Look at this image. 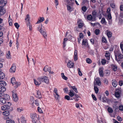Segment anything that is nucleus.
<instances>
[{
  "label": "nucleus",
  "mask_w": 123,
  "mask_h": 123,
  "mask_svg": "<svg viewBox=\"0 0 123 123\" xmlns=\"http://www.w3.org/2000/svg\"><path fill=\"white\" fill-rule=\"evenodd\" d=\"M68 40V39L67 38H65L63 39V48H64L66 46V43L67 41Z\"/></svg>",
  "instance_id": "obj_31"
},
{
  "label": "nucleus",
  "mask_w": 123,
  "mask_h": 123,
  "mask_svg": "<svg viewBox=\"0 0 123 123\" xmlns=\"http://www.w3.org/2000/svg\"><path fill=\"white\" fill-rule=\"evenodd\" d=\"M0 13H3L4 14L5 13V10L2 6H0Z\"/></svg>",
  "instance_id": "obj_26"
},
{
  "label": "nucleus",
  "mask_w": 123,
  "mask_h": 123,
  "mask_svg": "<svg viewBox=\"0 0 123 123\" xmlns=\"http://www.w3.org/2000/svg\"><path fill=\"white\" fill-rule=\"evenodd\" d=\"M112 18L111 13L108 14L107 16V19L108 20H110Z\"/></svg>",
  "instance_id": "obj_47"
},
{
  "label": "nucleus",
  "mask_w": 123,
  "mask_h": 123,
  "mask_svg": "<svg viewBox=\"0 0 123 123\" xmlns=\"http://www.w3.org/2000/svg\"><path fill=\"white\" fill-rule=\"evenodd\" d=\"M8 22L9 25H12V19L11 18L10 15L8 18Z\"/></svg>",
  "instance_id": "obj_37"
},
{
  "label": "nucleus",
  "mask_w": 123,
  "mask_h": 123,
  "mask_svg": "<svg viewBox=\"0 0 123 123\" xmlns=\"http://www.w3.org/2000/svg\"><path fill=\"white\" fill-rule=\"evenodd\" d=\"M6 100L4 98H0V104L1 105L4 104L6 103Z\"/></svg>",
  "instance_id": "obj_20"
},
{
  "label": "nucleus",
  "mask_w": 123,
  "mask_h": 123,
  "mask_svg": "<svg viewBox=\"0 0 123 123\" xmlns=\"http://www.w3.org/2000/svg\"><path fill=\"white\" fill-rule=\"evenodd\" d=\"M106 35L109 39L112 36V32L109 31V30H107L106 31Z\"/></svg>",
  "instance_id": "obj_16"
},
{
  "label": "nucleus",
  "mask_w": 123,
  "mask_h": 123,
  "mask_svg": "<svg viewBox=\"0 0 123 123\" xmlns=\"http://www.w3.org/2000/svg\"><path fill=\"white\" fill-rule=\"evenodd\" d=\"M77 51L75 50L74 53V61H76L78 59Z\"/></svg>",
  "instance_id": "obj_19"
},
{
  "label": "nucleus",
  "mask_w": 123,
  "mask_h": 123,
  "mask_svg": "<svg viewBox=\"0 0 123 123\" xmlns=\"http://www.w3.org/2000/svg\"><path fill=\"white\" fill-rule=\"evenodd\" d=\"M110 6L111 7L113 8H115V6L114 3L111 4Z\"/></svg>",
  "instance_id": "obj_56"
},
{
  "label": "nucleus",
  "mask_w": 123,
  "mask_h": 123,
  "mask_svg": "<svg viewBox=\"0 0 123 123\" xmlns=\"http://www.w3.org/2000/svg\"><path fill=\"white\" fill-rule=\"evenodd\" d=\"M77 22L79 24L78 25L79 28L78 27H76L75 28V30H76L77 31H78L77 29H78L79 28H81L83 25V23L81 22V20L78 21Z\"/></svg>",
  "instance_id": "obj_13"
},
{
  "label": "nucleus",
  "mask_w": 123,
  "mask_h": 123,
  "mask_svg": "<svg viewBox=\"0 0 123 123\" xmlns=\"http://www.w3.org/2000/svg\"><path fill=\"white\" fill-rule=\"evenodd\" d=\"M94 32L96 35H98L99 33L100 30L98 29H96L95 30Z\"/></svg>",
  "instance_id": "obj_49"
},
{
  "label": "nucleus",
  "mask_w": 123,
  "mask_h": 123,
  "mask_svg": "<svg viewBox=\"0 0 123 123\" xmlns=\"http://www.w3.org/2000/svg\"><path fill=\"white\" fill-rule=\"evenodd\" d=\"M119 84L120 86H122L123 84V81L122 80L119 81Z\"/></svg>",
  "instance_id": "obj_63"
},
{
  "label": "nucleus",
  "mask_w": 123,
  "mask_h": 123,
  "mask_svg": "<svg viewBox=\"0 0 123 123\" xmlns=\"http://www.w3.org/2000/svg\"><path fill=\"white\" fill-rule=\"evenodd\" d=\"M92 16L95 18V19H96V17L97 16V12L95 10H93L92 12Z\"/></svg>",
  "instance_id": "obj_29"
},
{
  "label": "nucleus",
  "mask_w": 123,
  "mask_h": 123,
  "mask_svg": "<svg viewBox=\"0 0 123 123\" xmlns=\"http://www.w3.org/2000/svg\"><path fill=\"white\" fill-rule=\"evenodd\" d=\"M4 98L6 100L9 99L10 98V97L8 94H4Z\"/></svg>",
  "instance_id": "obj_38"
},
{
  "label": "nucleus",
  "mask_w": 123,
  "mask_h": 123,
  "mask_svg": "<svg viewBox=\"0 0 123 123\" xmlns=\"http://www.w3.org/2000/svg\"><path fill=\"white\" fill-rule=\"evenodd\" d=\"M44 28V27L42 25V24H41L38 26L37 27V30L39 31L44 37L45 38L47 37V35L46 30Z\"/></svg>",
  "instance_id": "obj_1"
},
{
  "label": "nucleus",
  "mask_w": 123,
  "mask_h": 123,
  "mask_svg": "<svg viewBox=\"0 0 123 123\" xmlns=\"http://www.w3.org/2000/svg\"><path fill=\"white\" fill-rule=\"evenodd\" d=\"M30 17L29 15L27 14L26 15L25 18V22L26 23H29L30 22Z\"/></svg>",
  "instance_id": "obj_18"
},
{
  "label": "nucleus",
  "mask_w": 123,
  "mask_h": 123,
  "mask_svg": "<svg viewBox=\"0 0 123 123\" xmlns=\"http://www.w3.org/2000/svg\"><path fill=\"white\" fill-rule=\"evenodd\" d=\"M6 57L7 58L9 59L10 58V51H8Z\"/></svg>",
  "instance_id": "obj_50"
},
{
  "label": "nucleus",
  "mask_w": 123,
  "mask_h": 123,
  "mask_svg": "<svg viewBox=\"0 0 123 123\" xmlns=\"http://www.w3.org/2000/svg\"><path fill=\"white\" fill-rule=\"evenodd\" d=\"M107 98L105 97H104L103 98V102H106V101Z\"/></svg>",
  "instance_id": "obj_62"
},
{
  "label": "nucleus",
  "mask_w": 123,
  "mask_h": 123,
  "mask_svg": "<svg viewBox=\"0 0 123 123\" xmlns=\"http://www.w3.org/2000/svg\"><path fill=\"white\" fill-rule=\"evenodd\" d=\"M105 57L108 60H109L110 58V54L107 51H106L105 55Z\"/></svg>",
  "instance_id": "obj_17"
},
{
  "label": "nucleus",
  "mask_w": 123,
  "mask_h": 123,
  "mask_svg": "<svg viewBox=\"0 0 123 123\" xmlns=\"http://www.w3.org/2000/svg\"><path fill=\"white\" fill-rule=\"evenodd\" d=\"M32 121L33 123H39L38 116L35 113L31 114L30 115Z\"/></svg>",
  "instance_id": "obj_3"
},
{
  "label": "nucleus",
  "mask_w": 123,
  "mask_h": 123,
  "mask_svg": "<svg viewBox=\"0 0 123 123\" xmlns=\"http://www.w3.org/2000/svg\"><path fill=\"white\" fill-rule=\"evenodd\" d=\"M87 18L88 20H91V21H94L96 20V19H95V18L93 17L91 14L87 15Z\"/></svg>",
  "instance_id": "obj_11"
},
{
  "label": "nucleus",
  "mask_w": 123,
  "mask_h": 123,
  "mask_svg": "<svg viewBox=\"0 0 123 123\" xmlns=\"http://www.w3.org/2000/svg\"><path fill=\"white\" fill-rule=\"evenodd\" d=\"M64 92L65 93H67L68 91V88L67 87H65L63 89Z\"/></svg>",
  "instance_id": "obj_59"
},
{
  "label": "nucleus",
  "mask_w": 123,
  "mask_h": 123,
  "mask_svg": "<svg viewBox=\"0 0 123 123\" xmlns=\"http://www.w3.org/2000/svg\"><path fill=\"white\" fill-rule=\"evenodd\" d=\"M16 68L15 64L13 63L9 70L10 72L12 73H14L16 71Z\"/></svg>",
  "instance_id": "obj_10"
},
{
  "label": "nucleus",
  "mask_w": 123,
  "mask_h": 123,
  "mask_svg": "<svg viewBox=\"0 0 123 123\" xmlns=\"http://www.w3.org/2000/svg\"><path fill=\"white\" fill-rule=\"evenodd\" d=\"M5 77V74L4 73L1 72L0 74V77Z\"/></svg>",
  "instance_id": "obj_57"
},
{
  "label": "nucleus",
  "mask_w": 123,
  "mask_h": 123,
  "mask_svg": "<svg viewBox=\"0 0 123 123\" xmlns=\"http://www.w3.org/2000/svg\"><path fill=\"white\" fill-rule=\"evenodd\" d=\"M34 82L35 84L37 86H39L40 84V83H39V82H38L36 80H34Z\"/></svg>",
  "instance_id": "obj_54"
},
{
  "label": "nucleus",
  "mask_w": 123,
  "mask_h": 123,
  "mask_svg": "<svg viewBox=\"0 0 123 123\" xmlns=\"http://www.w3.org/2000/svg\"><path fill=\"white\" fill-rule=\"evenodd\" d=\"M102 41L103 43H107V41L106 38L104 37H103L102 38Z\"/></svg>",
  "instance_id": "obj_40"
},
{
  "label": "nucleus",
  "mask_w": 123,
  "mask_h": 123,
  "mask_svg": "<svg viewBox=\"0 0 123 123\" xmlns=\"http://www.w3.org/2000/svg\"><path fill=\"white\" fill-rule=\"evenodd\" d=\"M9 111H6L3 112V115H5L6 117L5 118L6 119H9V117L7 116L9 114Z\"/></svg>",
  "instance_id": "obj_15"
},
{
  "label": "nucleus",
  "mask_w": 123,
  "mask_h": 123,
  "mask_svg": "<svg viewBox=\"0 0 123 123\" xmlns=\"http://www.w3.org/2000/svg\"><path fill=\"white\" fill-rule=\"evenodd\" d=\"M55 73L53 71H51V70L49 72V76H53V75L55 74Z\"/></svg>",
  "instance_id": "obj_35"
},
{
  "label": "nucleus",
  "mask_w": 123,
  "mask_h": 123,
  "mask_svg": "<svg viewBox=\"0 0 123 123\" xmlns=\"http://www.w3.org/2000/svg\"><path fill=\"white\" fill-rule=\"evenodd\" d=\"M50 68L47 66L45 67L43 69V70L45 72L48 71L49 72L50 70Z\"/></svg>",
  "instance_id": "obj_21"
},
{
  "label": "nucleus",
  "mask_w": 123,
  "mask_h": 123,
  "mask_svg": "<svg viewBox=\"0 0 123 123\" xmlns=\"http://www.w3.org/2000/svg\"><path fill=\"white\" fill-rule=\"evenodd\" d=\"M74 92L72 90H70V92L68 93L69 95L71 97H72L74 95Z\"/></svg>",
  "instance_id": "obj_32"
},
{
  "label": "nucleus",
  "mask_w": 123,
  "mask_h": 123,
  "mask_svg": "<svg viewBox=\"0 0 123 123\" xmlns=\"http://www.w3.org/2000/svg\"><path fill=\"white\" fill-rule=\"evenodd\" d=\"M36 92L37 93V97L38 98H41L42 97L41 93L39 90L38 91H36Z\"/></svg>",
  "instance_id": "obj_27"
},
{
  "label": "nucleus",
  "mask_w": 123,
  "mask_h": 123,
  "mask_svg": "<svg viewBox=\"0 0 123 123\" xmlns=\"http://www.w3.org/2000/svg\"><path fill=\"white\" fill-rule=\"evenodd\" d=\"M111 8L110 7H108L107 8L106 12L108 14H109L110 13H111Z\"/></svg>",
  "instance_id": "obj_52"
},
{
  "label": "nucleus",
  "mask_w": 123,
  "mask_h": 123,
  "mask_svg": "<svg viewBox=\"0 0 123 123\" xmlns=\"http://www.w3.org/2000/svg\"><path fill=\"white\" fill-rule=\"evenodd\" d=\"M54 92H55V93L56 95L57 96H55V97L56 98V99H57L58 98L59 96L57 93V90L56 88H54Z\"/></svg>",
  "instance_id": "obj_28"
},
{
  "label": "nucleus",
  "mask_w": 123,
  "mask_h": 123,
  "mask_svg": "<svg viewBox=\"0 0 123 123\" xmlns=\"http://www.w3.org/2000/svg\"><path fill=\"white\" fill-rule=\"evenodd\" d=\"M110 71L109 70H106L105 71V75L106 76H108L110 74Z\"/></svg>",
  "instance_id": "obj_34"
},
{
  "label": "nucleus",
  "mask_w": 123,
  "mask_h": 123,
  "mask_svg": "<svg viewBox=\"0 0 123 123\" xmlns=\"http://www.w3.org/2000/svg\"><path fill=\"white\" fill-rule=\"evenodd\" d=\"M19 123H26L25 117L23 116L21 117L19 119H18Z\"/></svg>",
  "instance_id": "obj_12"
},
{
  "label": "nucleus",
  "mask_w": 123,
  "mask_h": 123,
  "mask_svg": "<svg viewBox=\"0 0 123 123\" xmlns=\"http://www.w3.org/2000/svg\"><path fill=\"white\" fill-rule=\"evenodd\" d=\"M11 82L12 84H14L16 82L14 77H12L11 79Z\"/></svg>",
  "instance_id": "obj_44"
},
{
  "label": "nucleus",
  "mask_w": 123,
  "mask_h": 123,
  "mask_svg": "<svg viewBox=\"0 0 123 123\" xmlns=\"http://www.w3.org/2000/svg\"><path fill=\"white\" fill-rule=\"evenodd\" d=\"M86 62L89 64H91L92 62V60L89 58H87L86 59Z\"/></svg>",
  "instance_id": "obj_36"
},
{
  "label": "nucleus",
  "mask_w": 123,
  "mask_h": 123,
  "mask_svg": "<svg viewBox=\"0 0 123 123\" xmlns=\"http://www.w3.org/2000/svg\"><path fill=\"white\" fill-rule=\"evenodd\" d=\"M104 69L103 67H100L98 69L99 73L101 77H103L104 76Z\"/></svg>",
  "instance_id": "obj_7"
},
{
  "label": "nucleus",
  "mask_w": 123,
  "mask_h": 123,
  "mask_svg": "<svg viewBox=\"0 0 123 123\" xmlns=\"http://www.w3.org/2000/svg\"><path fill=\"white\" fill-rule=\"evenodd\" d=\"M12 85L15 88H16L20 85V83L19 82H16L14 84H13Z\"/></svg>",
  "instance_id": "obj_23"
},
{
  "label": "nucleus",
  "mask_w": 123,
  "mask_h": 123,
  "mask_svg": "<svg viewBox=\"0 0 123 123\" xmlns=\"http://www.w3.org/2000/svg\"><path fill=\"white\" fill-rule=\"evenodd\" d=\"M6 107V110L8 111H12V108L11 107H9L7 105H5Z\"/></svg>",
  "instance_id": "obj_48"
},
{
  "label": "nucleus",
  "mask_w": 123,
  "mask_h": 123,
  "mask_svg": "<svg viewBox=\"0 0 123 123\" xmlns=\"http://www.w3.org/2000/svg\"><path fill=\"white\" fill-rule=\"evenodd\" d=\"M3 77H0V91L3 92L6 90L5 87L6 85L5 82L2 80L3 79Z\"/></svg>",
  "instance_id": "obj_2"
},
{
  "label": "nucleus",
  "mask_w": 123,
  "mask_h": 123,
  "mask_svg": "<svg viewBox=\"0 0 123 123\" xmlns=\"http://www.w3.org/2000/svg\"><path fill=\"white\" fill-rule=\"evenodd\" d=\"M37 80L40 82H44L46 83H48L49 81V80L48 79L47 77H38Z\"/></svg>",
  "instance_id": "obj_4"
},
{
  "label": "nucleus",
  "mask_w": 123,
  "mask_h": 123,
  "mask_svg": "<svg viewBox=\"0 0 123 123\" xmlns=\"http://www.w3.org/2000/svg\"><path fill=\"white\" fill-rule=\"evenodd\" d=\"M74 66V63L72 61H69L68 63L67 67L68 68H71L73 67Z\"/></svg>",
  "instance_id": "obj_14"
},
{
  "label": "nucleus",
  "mask_w": 123,
  "mask_h": 123,
  "mask_svg": "<svg viewBox=\"0 0 123 123\" xmlns=\"http://www.w3.org/2000/svg\"><path fill=\"white\" fill-rule=\"evenodd\" d=\"M101 23L102 24H106V22L105 21V19L104 18H102L101 21Z\"/></svg>",
  "instance_id": "obj_42"
},
{
  "label": "nucleus",
  "mask_w": 123,
  "mask_h": 123,
  "mask_svg": "<svg viewBox=\"0 0 123 123\" xmlns=\"http://www.w3.org/2000/svg\"><path fill=\"white\" fill-rule=\"evenodd\" d=\"M120 48L122 51H123V44L122 43L120 44Z\"/></svg>",
  "instance_id": "obj_64"
},
{
  "label": "nucleus",
  "mask_w": 123,
  "mask_h": 123,
  "mask_svg": "<svg viewBox=\"0 0 123 123\" xmlns=\"http://www.w3.org/2000/svg\"><path fill=\"white\" fill-rule=\"evenodd\" d=\"M120 12L123 11V5H121L120 6Z\"/></svg>",
  "instance_id": "obj_60"
},
{
  "label": "nucleus",
  "mask_w": 123,
  "mask_h": 123,
  "mask_svg": "<svg viewBox=\"0 0 123 123\" xmlns=\"http://www.w3.org/2000/svg\"><path fill=\"white\" fill-rule=\"evenodd\" d=\"M119 109L121 111H123V105H120L119 107Z\"/></svg>",
  "instance_id": "obj_55"
},
{
  "label": "nucleus",
  "mask_w": 123,
  "mask_h": 123,
  "mask_svg": "<svg viewBox=\"0 0 123 123\" xmlns=\"http://www.w3.org/2000/svg\"><path fill=\"white\" fill-rule=\"evenodd\" d=\"M123 55L122 54H118V55L115 54V56L116 60L117 61H119V59H123Z\"/></svg>",
  "instance_id": "obj_9"
},
{
  "label": "nucleus",
  "mask_w": 123,
  "mask_h": 123,
  "mask_svg": "<svg viewBox=\"0 0 123 123\" xmlns=\"http://www.w3.org/2000/svg\"><path fill=\"white\" fill-rule=\"evenodd\" d=\"M94 88L95 93L96 94L98 93L99 91L98 88L96 86H94Z\"/></svg>",
  "instance_id": "obj_39"
},
{
  "label": "nucleus",
  "mask_w": 123,
  "mask_h": 123,
  "mask_svg": "<svg viewBox=\"0 0 123 123\" xmlns=\"http://www.w3.org/2000/svg\"><path fill=\"white\" fill-rule=\"evenodd\" d=\"M64 98L65 99H66L68 100H73V99L72 98H71L70 99V98L68 95H66L64 97Z\"/></svg>",
  "instance_id": "obj_46"
},
{
  "label": "nucleus",
  "mask_w": 123,
  "mask_h": 123,
  "mask_svg": "<svg viewBox=\"0 0 123 123\" xmlns=\"http://www.w3.org/2000/svg\"><path fill=\"white\" fill-rule=\"evenodd\" d=\"M44 19L43 17H40V19L37 21L36 24H38L41 23L44 21Z\"/></svg>",
  "instance_id": "obj_30"
},
{
  "label": "nucleus",
  "mask_w": 123,
  "mask_h": 123,
  "mask_svg": "<svg viewBox=\"0 0 123 123\" xmlns=\"http://www.w3.org/2000/svg\"><path fill=\"white\" fill-rule=\"evenodd\" d=\"M107 111L108 112L110 113H112L113 112L112 109L110 107H109L107 108Z\"/></svg>",
  "instance_id": "obj_41"
},
{
  "label": "nucleus",
  "mask_w": 123,
  "mask_h": 123,
  "mask_svg": "<svg viewBox=\"0 0 123 123\" xmlns=\"http://www.w3.org/2000/svg\"><path fill=\"white\" fill-rule=\"evenodd\" d=\"M54 2L56 6L58 5V0H54Z\"/></svg>",
  "instance_id": "obj_61"
},
{
  "label": "nucleus",
  "mask_w": 123,
  "mask_h": 123,
  "mask_svg": "<svg viewBox=\"0 0 123 123\" xmlns=\"http://www.w3.org/2000/svg\"><path fill=\"white\" fill-rule=\"evenodd\" d=\"M67 10L69 12H71L74 10L73 8L69 5H67Z\"/></svg>",
  "instance_id": "obj_25"
},
{
  "label": "nucleus",
  "mask_w": 123,
  "mask_h": 123,
  "mask_svg": "<svg viewBox=\"0 0 123 123\" xmlns=\"http://www.w3.org/2000/svg\"><path fill=\"white\" fill-rule=\"evenodd\" d=\"M111 68L114 71H117V67L116 65L112 64L111 65Z\"/></svg>",
  "instance_id": "obj_24"
},
{
  "label": "nucleus",
  "mask_w": 123,
  "mask_h": 123,
  "mask_svg": "<svg viewBox=\"0 0 123 123\" xmlns=\"http://www.w3.org/2000/svg\"><path fill=\"white\" fill-rule=\"evenodd\" d=\"M78 72L80 76H81L82 75V74L81 72L80 71V69L79 68L78 69Z\"/></svg>",
  "instance_id": "obj_58"
},
{
  "label": "nucleus",
  "mask_w": 123,
  "mask_h": 123,
  "mask_svg": "<svg viewBox=\"0 0 123 123\" xmlns=\"http://www.w3.org/2000/svg\"><path fill=\"white\" fill-rule=\"evenodd\" d=\"M121 92V89L119 88L116 90L115 92V96L117 98H118L120 97V94Z\"/></svg>",
  "instance_id": "obj_8"
},
{
  "label": "nucleus",
  "mask_w": 123,
  "mask_h": 123,
  "mask_svg": "<svg viewBox=\"0 0 123 123\" xmlns=\"http://www.w3.org/2000/svg\"><path fill=\"white\" fill-rule=\"evenodd\" d=\"M15 90H14L12 92V97L13 100L16 102L18 100V97L16 93L15 92Z\"/></svg>",
  "instance_id": "obj_6"
},
{
  "label": "nucleus",
  "mask_w": 123,
  "mask_h": 123,
  "mask_svg": "<svg viewBox=\"0 0 123 123\" xmlns=\"http://www.w3.org/2000/svg\"><path fill=\"white\" fill-rule=\"evenodd\" d=\"M106 62V61L105 59H102L101 60V62L102 65H103L105 64Z\"/></svg>",
  "instance_id": "obj_45"
},
{
  "label": "nucleus",
  "mask_w": 123,
  "mask_h": 123,
  "mask_svg": "<svg viewBox=\"0 0 123 123\" xmlns=\"http://www.w3.org/2000/svg\"><path fill=\"white\" fill-rule=\"evenodd\" d=\"M7 2L6 0H0V5H2L4 6L6 4Z\"/></svg>",
  "instance_id": "obj_22"
},
{
  "label": "nucleus",
  "mask_w": 123,
  "mask_h": 123,
  "mask_svg": "<svg viewBox=\"0 0 123 123\" xmlns=\"http://www.w3.org/2000/svg\"><path fill=\"white\" fill-rule=\"evenodd\" d=\"M86 46L87 47L89 48V46L88 45V42H87V41L86 39H85V46Z\"/></svg>",
  "instance_id": "obj_53"
},
{
  "label": "nucleus",
  "mask_w": 123,
  "mask_h": 123,
  "mask_svg": "<svg viewBox=\"0 0 123 123\" xmlns=\"http://www.w3.org/2000/svg\"><path fill=\"white\" fill-rule=\"evenodd\" d=\"M6 123H15V122L13 120L9 119L6 121Z\"/></svg>",
  "instance_id": "obj_43"
},
{
  "label": "nucleus",
  "mask_w": 123,
  "mask_h": 123,
  "mask_svg": "<svg viewBox=\"0 0 123 123\" xmlns=\"http://www.w3.org/2000/svg\"><path fill=\"white\" fill-rule=\"evenodd\" d=\"M72 88L74 90L76 93H77L78 92L77 91V89L75 87V86H71Z\"/></svg>",
  "instance_id": "obj_51"
},
{
  "label": "nucleus",
  "mask_w": 123,
  "mask_h": 123,
  "mask_svg": "<svg viewBox=\"0 0 123 123\" xmlns=\"http://www.w3.org/2000/svg\"><path fill=\"white\" fill-rule=\"evenodd\" d=\"M94 86L97 85L99 86L101 85V82L100 80L98 77H95L94 80Z\"/></svg>",
  "instance_id": "obj_5"
},
{
  "label": "nucleus",
  "mask_w": 123,
  "mask_h": 123,
  "mask_svg": "<svg viewBox=\"0 0 123 123\" xmlns=\"http://www.w3.org/2000/svg\"><path fill=\"white\" fill-rule=\"evenodd\" d=\"M112 84L114 87H116L117 85V83L115 80H112Z\"/></svg>",
  "instance_id": "obj_33"
}]
</instances>
